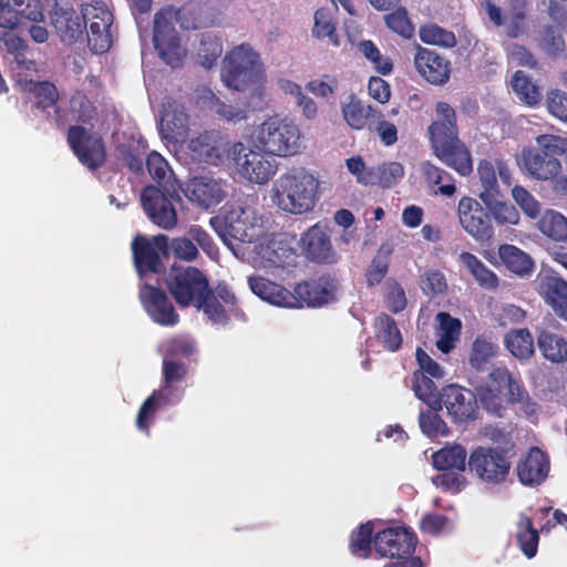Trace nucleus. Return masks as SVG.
Instances as JSON below:
<instances>
[{"mask_svg": "<svg viewBox=\"0 0 567 567\" xmlns=\"http://www.w3.org/2000/svg\"><path fill=\"white\" fill-rule=\"evenodd\" d=\"M226 234L234 240L252 243L259 236L256 213L250 207H231L224 217Z\"/></svg>", "mask_w": 567, "mask_h": 567, "instance_id": "nucleus-24", "label": "nucleus"}, {"mask_svg": "<svg viewBox=\"0 0 567 567\" xmlns=\"http://www.w3.org/2000/svg\"><path fill=\"white\" fill-rule=\"evenodd\" d=\"M421 174L427 185L439 186L435 193L453 196L457 192L453 175L431 162L421 163Z\"/></svg>", "mask_w": 567, "mask_h": 567, "instance_id": "nucleus-37", "label": "nucleus"}, {"mask_svg": "<svg viewBox=\"0 0 567 567\" xmlns=\"http://www.w3.org/2000/svg\"><path fill=\"white\" fill-rule=\"evenodd\" d=\"M375 339L389 351H398L403 343V336L396 320L386 312L380 313L373 321Z\"/></svg>", "mask_w": 567, "mask_h": 567, "instance_id": "nucleus-31", "label": "nucleus"}, {"mask_svg": "<svg viewBox=\"0 0 567 567\" xmlns=\"http://www.w3.org/2000/svg\"><path fill=\"white\" fill-rule=\"evenodd\" d=\"M432 465L437 470L464 471L468 467L467 451L460 444L441 447L432 454Z\"/></svg>", "mask_w": 567, "mask_h": 567, "instance_id": "nucleus-34", "label": "nucleus"}, {"mask_svg": "<svg viewBox=\"0 0 567 567\" xmlns=\"http://www.w3.org/2000/svg\"><path fill=\"white\" fill-rule=\"evenodd\" d=\"M238 299L226 284H218L215 290L210 289L207 285V293L205 301L202 302L198 309H203L207 318L213 324L227 326L230 317L229 312L236 310Z\"/></svg>", "mask_w": 567, "mask_h": 567, "instance_id": "nucleus-20", "label": "nucleus"}, {"mask_svg": "<svg viewBox=\"0 0 567 567\" xmlns=\"http://www.w3.org/2000/svg\"><path fill=\"white\" fill-rule=\"evenodd\" d=\"M441 474L432 477V482L436 487L449 491L452 494L460 493L464 488L466 478L462 474L463 472H457V470H441Z\"/></svg>", "mask_w": 567, "mask_h": 567, "instance_id": "nucleus-60", "label": "nucleus"}, {"mask_svg": "<svg viewBox=\"0 0 567 567\" xmlns=\"http://www.w3.org/2000/svg\"><path fill=\"white\" fill-rule=\"evenodd\" d=\"M229 159L233 161L239 176L250 184H267L278 169L276 159L268 153L251 150L241 142L230 144Z\"/></svg>", "mask_w": 567, "mask_h": 567, "instance_id": "nucleus-10", "label": "nucleus"}, {"mask_svg": "<svg viewBox=\"0 0 567 567\" xmlns=\"http://www.w3.org/2000/svg\"><path fill=\"white\" fill-rule=\"evenodd\" d=\"M417 537L408 527H389L373 536V548L379 557L396 558L384 567H423L421 557H414Z\"/></svg>", "mask_w": 567, "mask_h": 567, "instance_id": "nucleus-7", "label": "nucleus"}, {"mask_svg": "<svg viewBox=\"0 0 567 567\" xmlns=\"http://www.w3.org/2000/svg\"><path fill=\"white\" fill-rule=\"evenodd\" d=\"M385 25L400 37L411 39L415 33V25L411 22L409 12L404 8H396L385 16Z\"/></svg>", "mask_w": 567, "mask_h": 567, "instance_id": "nucleus-58", "label": "nucleus"}, {"mask_svg": "<svg viewBox=\"0 0 567 567\" xmlns=\"http://www.w3.org/2000/svg\"><path fill=\"white\" fill-rule=\"evenodd\" d=\"M169 250L173 256L184 261H194L198 256V249L193 239L188 237H174L169 243Z\"/></svg>", "mask_w": 567, "mask_h": 567, "instance_id": "nucleus-64", "label": "nucleus"}, {"mask_svg": "<svg viewBox=\"0 0 567 567\" xmlns=\"http://www.w3.org/2000/svg\"><path fill=\"white\" fill-rule=\"evenodd\" d=\"M385 305L388 309L393 313L404 311L408 305V299L403 288L396 279H388L385 282Z\"/></svg>", "mask_w": 567, "mask_h": 567, "instance_id": "nucleus-62", "label": "nucleus"}, {"mask_svg": "<svg viewBox=\"0 0 567 567\" xmlns=\"http://www.w3.org/2000/svg\"><path fill=\"white\" fill-rule=\"evenodd\" d=\"M404 178V165L398 162H385L372 166L371 185H379L390 188L399 184Z\"/></svg>", "mask_w": 567, "mask_h": 567, "instance_id": "nucleus-48", "label": "nucleus"}, {"mask_svg": "<svg viewBox=\"0 0 567 567\" xmlns=\"http://www.w3.org/2000/svg\"><path fill=\"white\" fill-rule=\"evenodd\" d=\"M538 350L545 360L551 363L567 362V340L546 330H540L537 334Z\"/></svg>", "mask_w": 567, "mask_h": 567, "instance_id": "nucleus-32", "label": "nucleus"}, {"mask_svg": "<svg viewBox=\"0 0 567 567\" xmlns=\"http://www.w3.org/2000/svg\"><path fill=\"white\" fill-rule=\"evenodd\" d=\"M141 200L150 220L159 228L172 229L178 223L172 199L161 187L154 185L143 187Z\"/></svg>", "mask_w": 567, "mask_h": 567, "instance_id": "nucleus-16", "label": "nucleus"}, {"mask_svg": "<svg viewBox=\"0 0 567 567\" xmlns=\"http://www.w3.org/2000/svg\"><path fill=\"white\" fill-rule=\"evenodd\" d=\"M167 290L175 302L181 307H199L205 301L209 279L203 270L186 266H173L165 278Z\"/></svg>", "mask_w": 567, "mask_h": 567, "instance_id": "nucleus-9", "label": "nucleus"}, {"mask_svg": "<svg viewBox=\"0 0 567 567\" xmlns=\"http://www.w3.org/2000/svg\"><path fill=\"white\" fill-rule=\"evenodd\" d=\"M292 293L297 298L296 307L303 305L321 306L333 298V291L328 289L326 285L317 281L297 284Z\"/></svg>", "mask_w": 567, "mask_h": 567, "instance_id": "nucleus-35", "label": "nucleus"}, {"mask_svg": "<svg viewBox=\"0 0 567 567\" xmlns=\"http://www.w3.org/2000/svg\"><path fill=\"white\" fill-rule=\"evenodd\" d=\"M43 22V7L40 0H0V27L12 30L22 19Z\"/></svg>", "mask_w": 567, "mask_h": 567, "instance_id": "nucleus-23", "label": "nucleus"}, {"mask_svg": "<svg viewBox=\"0 0 567 567\" xmlns=\"http://www.w3.org/2000/svg\"><path fill=\"white\" fill-rule=\"evenodd\" d=\"M178 22L185 30H199L208 24L200 2L189 1L177 10L163 8L155 12L153 24L154 50L166 65L179 68L187 58L181 33L176 30Z\"/></svg>", "mask_w": 567, "mask_h": 567, "instance_id": "nucleus-1", "label": "nucleus"}, {"mask_svg": "<svg viewBox=\"0 0 567 567\" xmlns=\"http://www.w3.org/2000/svg\"><path fill=\"white\" fill-rule=\"evenodd\" d=\"M223 52V44L213 33H203L196 54L200 64L210 68L216 63Z\"/></svg>", "mask_w": 567, "mask_h": 567, "instance_id": "nucleus-56", "label": "nucleus"}, {"mask_svg": "<svg viewBox=\"0 0 567 567\" xmlns=\"http://www.w3.org/2000/svg\"><path fill=\"white\" fill-rule=\"evenodd\" d=\"M444 404L449 415L457 423L474 420L478 411L474 391L458 384H447L441 392V405Z\"/></svg>", "mask_w": 567, "mask_h": 567, "instance_id": "nucleus-18", "label": "nucleus"}, {"mask_svg": "<svg viewBox=\"0 0 567 567\" xmlns=\"http://www.w3.org/2000/svg\"><path fill=\"white\" fill-rule=\"evenodd\" d=\"M230 142L225 141L219 131H203L202 134L192 137L187 148L193 159L197 163L220 165L225 158L229 159Z\"/></svg>", "mask_w": 567, "mask_h": 567, "instance_id": "nucleus-15", "label": "nucleus"}, {"mask_svg": "<svg viewBox=\"0 0 567 567\" xmlns=\"http://www.w3.org/2000/svg\"><path fill=\"white\" fill-rule=\"evenodd\" d=\"M158 403L167 404V395L165 391L154 390L152 395L144 400L137 411L136 426L141 431H150V421L155 415Z\"/></svg>", "mask_w": 567, "mask_h": 567, "instance_id": "nucleus-57", "label": "nucleus"}, {"mask_svg": "<svg viewBox=\"0 0 567 567\" xmlns=\"http://www.w3.org/2000/svg\"><path fill=\"white\" fill-rule=\"evenodd\" d=\"M419 527L426 535L440 536L442 533L451 530V518L441 514H425L422 516Z\"/></svg>", "mask_w": 567, "mask_h": 567, "instance_id": "nucleus-63", "label": "nucleus"}, {"mask_svg": "<svg viewBox=\"0 0 567 567\" xmlns=\"http://www.w3.org/2000/svg\"><path fill=\"white\" fill-rule=\"evenodd\" d=\"M511 85L522 102L527 105H536L539 103L542 97L539 86L523 71H516L513 74Z\"/></svg>", "mask_w": 567, "mask_h": 567, "instance_id": "nucleus-51", "label": "nucleus"}, {"mask_svg": "<svg viewBox=\"0 0 567 567\" xmlns=\"http://www.w3.org/2000/svg\"><path fill=\"white\" fill-rule=\"evenodd\" d=\"M162 373L163 386L159 391H165L167 403H169L174 383L185 380L188 368L184 362L176 361L172 355L166 353L162 364Z\"/></svg>", "mask_w": 567, "mask_h": 567, "instance_id": "nucleus-46", "label": "nucleus"}, {"mask_svg": "<svg viewBox=\"0 0 567 567\" xmlns=\"http://www.w3.org/2000/svg\"><path fill=\"white\" fill-rule=\"evenodd\" d=\"M189 115L184 104L167 100L163 103V111L159 121V132L169 142H179L188 134Z\"/></svg>", "mask_w": 567, "mask_h": 567, "instance_id": "nucleus-26", "label": "nucleus"}, {"mask_svg": "<svg viewBox=\"0 0 567 567\" xmlns=\"http://www.w3.org/2000/svg\"><path fill=\"white\" fill-rule=\"evenodd\" d=\"M460 259L466 269L471 272L476 282L484 289L493 290L499 285V278L496 274L488 269L478 257L471 252H462Z\"/></svg>", "mask_w": 567, "mask_h": 567, "instance_id": "nucleus-40", "label": "nucleus"}, {"mask_svg": "<svg viewBox=\"0 0 567 567\" xmlns=\"http://www.w3.org/2000/svg\"><path fill=\"white\" fill-rule=\"evenodd\" d=\"M29 92L34 95L37 109L54 107L60 100L58 87L51 81H32Z\"/></svg>", "mask_w": 567, "mask_h": 567, "instance_id": "nucleus-53", "label": "nucleus"}, {"mask_svg": "<svg viewBox=\"0 0 567 567\" xmlns=\"http://www.w3.org/2000/svg\"><path fill=\"white\" fill-rule=\"evenodd\" d=\"M70 107L75 114L73 117L75 122L89 123L96 114L95 105L89 96L82 92L71 95Z\"/></svg>", "mask_w": 567, "mask_h": 567, "instance_id": "nucleus-61", "label": "nucleus"}, {"mask_svg": "<svg viewBox=\"0 0 567 567\" xmlns=\"http://www.w3.org/2000/svg\"><path fill=\"white\" fill-rule=\"evenodd\" d=\"M481 185L483 186L480 193V198L486 206L494 196H499V184L496 174V166L489 159H481L477 166Z\"/></svg>", "mask_w": 567, "mask_h": 567, "instance_id": "nucleus-47", "label": "nucleus"}, {"mask_svg": "<svg viewBox=\"0 0 567 567\" xmlns=\"http://www.w3.org/2000/svg\"><path fill=\"white\" fill-rule=\"evenodd\" d=\"M320 181L305 168H292L272 184V202L282 212L300 215L312 212L320 198Z\"/></svg>", "mask_w": 567, "mask_h": 567, "instance_id": "nucleus-4", "label": "nucleus"}, {"mask_svg": "<svg viewBox=\"0 0 567 567\" xmlns=\"http://www.w3.org/2000/svg\"><path fill=\"white\" fill-rule=\"evenodd\" d=\"M257 142L262 150L279 157L295 156L302 151V135L298 124L269 116L257 130Z\"/></svg>", "mask_w": 567, "mask_h": 567, "instance_id": "nucleus-6", "label": "nucleus"}, {"mask_svg": "<svg viewBox=\"0 0 567 567\" xmlns=\"http://www.w3.org/2000/svg\"><path fill=\"white\" fill-rule=\"evenodd\" d=\"M441 409L435 404V409H431L427 411H421L419 416V423L424 434L427 437H443V435H447L450 433L449 426L446 422L442 419L439 411Z\"/></svg>", "mask_w": 567, "mask_h": 567, "instance_id": "nucleus-55", "label": "nucleus"}, {"mask_svg": "<svg viewBox=\"0 0 567 567\" xmlns=\"http://www.w3.org/2000/svg\"><path fill=\"white\" fill-rule=\"evenodd\" d=\"M432 378L415 370L413 373L414 395L421 399L422 402L427 403L431 409H435V404L441 409V394L437 393L436 384Z\"/></svg>", "mask_w": 567, "mask_h": 567, "instance_id": "nucleus-49", "label": "nucleus"}, {"mask_svg": "<svg viewBox=\"0 0 567 567\" xmlns=\"http://www.w3.org/2000/svg\"><path fill=\"white\" fill-rule=\"evenodd\" d=\"M199 101L203 107L208 109L228 123L237 124L247 118V111L244 107L234 106V104L221 101L219 96L212 91L203 93L199 96Z\"/></svg>", "mask_w": 567, "mask_h": 567, "instance_id": "nucleus-33", "label": "nucleus"}, {"mask_svg": "<svg viewBox=\"0 0 567 567\" xmlns=\"http://www.w3.org/2000/svg\"><path fill=\"white\" fill-rule=\"evenodd\" d=\"M456 214L461 226L475 241H489L494 235L493 221L487 207L472 197L458 200Z\"/></svg>", "mask_w": 567, "mask_h": 567, "instance_id": "nucleus-14", "label": "nucleus"}, {"mask_svg": "<svg viewBox=\"0 0 567 567\" xmlns=\"http://www.w3.org/2000/svg\"><path fill=\"white\" fill-rule=\"evenodd\" d=\"M414 68L422 79L432 85H445L451 79V62L449 59L422 45H416Z\"/></svg>", "mask_w": 567, "mask_h": 567, "instance_id": "nucleus-19", "label": "nucleus"}, {"mask_svg": "<svg viewBox=\"0 0 567 567\" xmlns=\"http://www.w3.org/2000/svg\"><path fill=\"white\" fill-rule=\"evenodd\" d=\"M50 25L61 43L74 45L83 43L86 33L84 8L79 11L70 2L54 0L49 10Z\"/></svg>", "mask_w": 567, "mask_h": 567, "instance_id": "nucleus-12", "label": "nucleus"}, {"mask_svg": "<svg viewBox=\"0 0 567 567\" xmlns=\"http://www.w3.org/2000/svg\"><path fill=\"white\" fill-rule=\"evenodd\" d=\"M489 386L501 395L506 396L508 403L514 395H519V383L507 368L498 367L491 370L488 374Z\"/></svg>", "mask_w": 567, "mask_h": 567, "instance_id": "nucleus-43", "label": "nucleus"}, {"mask_svg": "<svg viewBox=\"0 0 567 567\" xmlns=\"http://www.w3.org/2000/svg\"><path fill=\"white\" fill-rule=\"evenodd\" d=\"M66 143L81 164L96 171L106 163L107 152L102 136L75 124L66 131Z\"/></svg>", "mask_w": 567, "mask_h": 567, "instance_id": "nucleus-13", "label": "nucleus"}, {"mask_svg": "<svg viewBox=\"0 0 567 567\" xmlns=\"http://www.w3.org/2000/svg\"><path fill=\"white\" fill-rule=\"evenodd\" d=\"M184 194L190 202L208 209L225 199L226 190L221 179L195 176L187 182Z\"/></svg>", "mask_w": 567, "mask_h": 567, "instance_id": "nucleus-25", "label": "nucleus"}, {"mask_svg": "<svg viewBox=\"0 0 567 567\" xmlns=\"http://www.w3.org/2000/svg\"><path fill=\"white\" fill-rule=\"evenodd\" d=\"M512 197L517 206L530 219H536L540 213L539 200H537L526 187L516 185L512 188Z\"/></svg>", "mask_w": 567, "mask_h": 567, "instance_id": "nucleus-59", "label": "nucleus"}, {"mask_svg": "<svg viewBox=\"0 0 567 567\" xmlns=\"http://www.w3.org/2000/svg\"><path fill=\"white\" fill-rule=\"evenodd\" d=\"M498 257L505 268L519 277H528L535 270V261L520 248L513 244H501Z\"/></svg>", "mask_w": 567, "mask_h": 567, "instance_id": "nucleus-29", "label": "nucleus"}, {"mask_svg": "<svg viewBox=\"0 0 567 567\" xmlns=\"http://www.w3.org/2000/svg\"><path fill=\"white\" fill-rule=\"evenodd\" d=\"M248 286L255 296L266 300L267 303L287 308H295L297 306V298L292 291L286 289L280 284L270 281V279L261 276H251L248 277Z\"/></svg>", "mask_w": 567, "mask_h": 567, "instance_id": "nucleus-27", "label": "nucleus"}, {"mask_svg": "<svg viewBox=\"0 0 567 567\" xmlns=\"http://www.w3.org/2000/svg\"><path fill=\"white\" fill-rule=\"evenodd\" d=\"M312 35L320 40H327V43L333 47L340 45L337 24L333 22V17L328 9L320 8L315 11V25L312 28Z\"/></svg>", "mask_w": 567, "mask_h": 567, "instance_id": "nucleus-45", "label": "nucleus"}, {"mask_svg": "<svg viewBox=\"0 0 567 567\" xmlns=\"http://www.w3.org/2000/svg\"><path fill=\"white\" fill-rule=\"evenodd\" d=\"M505 347L517 360H529L535 354V341L527 328L509 331L505 334Z\"/></svg>", "mask_w": 567, "mask_h": 567, "instance_id": "nucleus-38", "label": "nucleus"}, {"mask_svg": "<svg viewBox=\"0 0 567 567\" xmlns=\"http://www.w3.org/2000/svg\"><path fill=\"white\" fill-rule=\"evenodd\" d=\"M550 470V461L546 452L533 446L524 458L516 464V475L519 483L527 487H537L547 478Z\"/></svg>", "mask_w": 567, "mask_h": 567, "instance_id": "nucleus-22", "label": "nucleus"}, {"mask_svg": "<svg viewBox=\"0 0 567 567\" xmlns=\"http://www.w3.org/2000/svg\"><path fill=\"white\" fill-rule=\"evenodd\" d=\"M538 292L554 312L567 321V281L557 276L538 278Z\"/></svg>", "mask_w": 567, "mask_h": 567, "instance_id": "nucleus-28", "label": "nucleus"}, {"mask_svg": "<svg viewBox=\"0 0 567 567\" xmlns=\"http://www.w3.org/2000/svg\"><path fill=\"white\" fill-rule=\"evenodd\" d=\"M110 28L104 23H86L85 39L92 52L104 53L110 50L113 43Z\"/></svg>", "mask_w": 567, "mask_h": 567, "instance_id": "nucleus-52", "label": "nucleus"}, {"mask_svg": "<svg viewBox=\"0 0 567 567\" xmlns=\"http://www.w3.org/2000/svg\"><path fill=\"white\" fill-rule=\"evenodd\" d=\"M498 347L493 341L487 340L485 336H477L473 340L467 363L476 371H484L492 362L493 357L497 354Z\"/></svg>", "mask_w": 567, "mask_h": 567, "instance_id": "nucleus-41", "label": "nucleus"}, {"mask_svg": "<svg viewBox=\"0 0 567 567\" xmlns=\"http://www.w3.org/2000/svg\"><path fill=\"white\" fill-rule=\"evenodd\" d=\"M374 525L371 522L362 523L351 532L349 549L357 558H369L374 545Z\"/></svg>", "mask_w": 567, "mask_h": 567, "instance_id": "nucleus-42", "label": "nucleus"}, {"mask_svg": "<svg viewBox=\"0 0 567 567\" xmlns=\"http://www.w3.org/2000/svg\"><path fill=\"white\" fill-rule=\"evenodd\" d=\"M131 252L138 276L159 274L165 269L164 259L169 256L168 236L137 234L131 241Z\"/></svg>", "mask_w": 567, "mask_h": 567, "instance_id": "nucleus-11", "label": "nucleus"}, {"mask_svg": "<svg viewBox=\"0 0 567 567\" xmlns=\"http://www.w3.org/2000/svg\"><path fill=\"white\" fill-rule=\"evenodd\" d=\"M420 38L422 43L429 45H439L443 48H453L457 44V38L453 31L444 29L436 23H427L420 27Z\"/></svg>", "mask_w": 567, "mask_h": 567, "instance_id": "nucleus-50", "label": "nucleus"}, {"mask_svg": "<svg viewBox=\"0 0 567 567\" xmlns=\"http://www.w3.org/2000/svg\"><path fill=\"white\" fill-rule=\"evenodd\" d=\"M485 207L491 213V219L498 225H517L520 220V214L511 202L498 200V197H494Z\"/></svg>", "mask_w": 567, "mask_h": 567, "instance_id": "nucleus-54", "label": "nucleus"}, {"mask_svg": "<svg viewBox=\"0 0 567 567\" xmlns=\"http://www.w3.org/2000/svg\"><path fill=\"white\" fill-rule=\"evenodd\" d=\"M439 339L436 347L442 353H450L456 346L462 331L461 320L453 318L449 312H439Z\"/></svg>", "mask_w": 567, "mask_h": 567, "instance_id": "nucleus-36", "label": "nucleus"}, {"mask_svg": "<svg viewBox=\"0 0 567 567\" xmlns=\"http://www.w3.org/2000/svg\"><path fill=\"white\" fill-rule=\"evenodd\" d=\"M537 228L554 241L567 240V218L560 213L545 212L537 223Z\"/></svg>", "mask_w": 567, "mask_h": 567, "instance_id": "nucleus-44", "label": "nucleus"}, {"mask_svg": "<svg viewBox=\"0 0 567 567\" xmlns=\"http://www.w3.org/2000/svg\"><path fill=\"white\" fill-rule=\"evenodd\" d=\"M138 297L144 310L156 324L163 327L178 324L179 315L164 290L150 284H143Z\"/></svg>", "mask_w": 567, "mask_h": 567, "instance_id": "nucleus-17", "label": "nucleus"}, {"mask_svg": "<svg viewBox=\"0 0 567 567\" xmlns=\"http://www.w3.org/2000/svg\"><path fill=\"white\" fill-rule=\"evenodd\" d=\"M303 254L310 261L317 264L337 262L336 254L330 235L326 226L316 223L308 228L301 237Z\"/></svg>", "mask_w": 567, "mask_h": 567, "instance_id": "nucleus-21", "label": "nucleus"}, {"mask_svg": "<svg viewBox=\"0 0 567 567\" xmlns=\"http://www.w3.org/2000/svg\"><path fill=\"white\" fill-rule=\"evenodd\" d=\"M220 79L227 87L237 92H245L250 86L259 89L265 80L260 54L249 44L234 47L223 60Z\"/></svg>", "mask_w": 567, "mask_h": 567, "instance_id": "nucleus-5", "label": "nucleus"}, {"mask_svg": "<svg viewBox=\"0 0 567 567\" xmlns=\"http://www.w3.org/2000/svg\"><path fill=\"white\" fill-rule=\"evenodd\" d=\"M511 455L504 447L476 446L467 456L468 473L485 486H499L511 475Z\"/></svg>", "mask_w": 567, "mask_h": 567, "instance_id": "nucleus-8", "label": "nucleus"}, {"mask_svg": "<svg viewBox=\"0 0 567 567\" xmlns=\"http://www.w3.org/2000/svg\"><path fill=\"white\" fill-rule=\"evenodd\" d=\"M436 117L427 127L432 153L440 162L455 171L462 177H468L474 171L471 151L461 141L456 111L450 103L440 101L435 105Z\"/></svg>", "mask_w": 567, "mask_h": 567, "instance_id": "nucleus-2", "label": "nucleus"}, {"mask_svg": "<svg viewBox=\"0 0 567 567\" xmlns=\"http://www.w3.org/2000/svg\"><path fill=\"white\" fill-rule=\"evenodd\" d=\"M564 143L558 135H538L536 145L523 148L517 159L522 172L532 179L547 182L556 198L567 196V173L559 159L565 152Z\"/></svg>", "mask_w": 567, "mask_h": 567, "instance_id": "nucleus-3", "label": "nucleus"}, {"mask_svg": "<svg viewBox=\"0 0 567 567\" xmlns=\"http://www.w3.org/2000/svg\"><path fill=\"white\" fill-rule=\"evenodd\" d=\"M516 527V538L520 551L527 558H534L538 550L539 530L535 529L533 520L525 514L518 516Z\"/></svg>", "mask_w": 567, "mask_h": 567, "instance_id": "nucleus-39", "label": "nucleus"}, {"mask_svg": "<svg viewBox=\"0 0 567 567\" xmlns=\"http://www.w3.org/2000/svg\"><path fill=\"white\" fill-rule=\"evenodd\" d=\"M342 115L344 122L352 130H362L368 124L369 118H380L382 116L380 111L358 100L354 94H351L349 101L343 103Z\"/></svg>", "mask_w": 567, "mask_h": 567, "instance_id": "nucleus-30", "label": "nucleus"}]
</instances>
